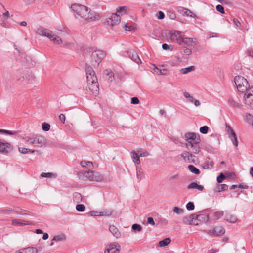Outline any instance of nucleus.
<instances>
[{"mask_svg": "<svg viewBox=\"0 0 253 253\" xmlns=\"http://www.w3.org/2000/svg\"><path fill=\"white\" fill-rule=\"evenodd\" d=\"M171 242V240L169 238H167L165 239L160 241L159 242V245L161 247H165L169 245Z\"/></svg>", "mask_w": 253, "mask_h": 253, "instance_id": "obj_30", "label": "nucleus"}, {"mask_svg": "<svg viewBox=\"0 0 253 253\" xmlns=\"http://www.w3.org/2000/svg\"><path fill=\"white\" fill-rule=\"evenodd\" d=\"M152 66L153 67V70L159 75H166L169 72L168 69L164 68V66H162L160 67H157L155 65H153Z\"/></svg>", "mask_w": 253, "mask_h": 253, "instance_id": "obj_17", "label": "nucleus"}, {"mask_svg": "<svg viewBox=\"0 0 253 253\" xmlns=\"http://www.w3.org/2000/svg\"><path fill=\"white\" fill-rule=\"evenodd\" d=\"M206 233L210 235L218 236L223 235L225 233V230L222 226H217L214 228L212 230H209L206 231Z\"/></svg>", "mask_w": 253, "mask_h": 253, "instance_id": "obj_11", "label": "nucleus"}, {"mask_svg": "<svg viewBox=\"0 0 253 253\" xmlns=\"http://www.w3.org/2000/svg\"><path fill=\"white\" fill-rule=\"evenodd\" d=\"M223 215V211H218L213 213V219L218 220Z\"/></svg>", "mask_w": 253, "mask_h": 253, "instance_id": "obj_37", "label": "nucleus"}, {"mask_svg": "<svg viewBox=\"0 0 253 253\" xmlns=\"http://www.w3.org/2000/svg\"><path fill=\"white\" fill-rule=\"evenodd\" d=\"M86 74L89 89L93 94L98 93L99 85L97 77L92 68L88 65L86 67Z\"/></svg>", "mask_w": 253, "mask_h": 253, "instance_id": "obj_2", "label": "nucleus"}, {"mask_svg": "<svg viewBox=\"0 0 253 253\" xmlns=\"http://www.w3.org/2000/svg\"><path fill=\"white\" fill-rule=\"evenodd\" d=\"M196 216H197L196 218L197 219L198 223L199 221L207 222L209 221V214L207 213L206 210L201 211L199 214H196Z\"/></svg>", "mask_w": 253, "mask_h": 253, "instance_id": "obj_15", "label": "nucleus"}, {"mask_svg": "<svg viewBox=\"0 0 253 253\" xmlns=\"http://www.w3.org/2000/svg\"><path fill=\"white\" fill-rule=\"evenodd\" d=\"M157 17L159 19H163L165 17V14L162 11H159L157 14Z\"/></svg>", "mask_w": 253, "mask_h": 253, "instance_id": "obj_59", "label": "nucleus"}, {"mask_svg": "<svg viewBox=\"0 0 253 253\" xmlns=\"http://www.w3.org/2000/svg\"><path fill=\"white\" fill-rule=\"evenodd\" d=\"M65 236L64 235H57L55 236L52 240L54 241H60L65 239Z\"/></svg>", "mask_w": 253, "mask_h": 253, "instance_id": "obj_50", "label": "nucleus"}, {"mask_svg": "<svg viewBox=\"0 0 253 253\" xmlns=\"http://www.w3.org/2000/svg\"><path fill=\"white\" fill-rule=\"evenodd\" d=\"M147 223L148 224H151V225H155V222L152 217H149L147 219Z\"/></svg>", "mask_w": 253, "mask_h": 253, "instance_id": "obj_64", "label": "nucleus"}, {"mask_svg": "<svg viewBox=\"0 0 253 253\" xmlns=\"http://www.w3.org/2000/svg\"><path fill=\"white\" fill-rule=\"evenodd\" d=\"M127 8L126 6H122L118 8L117 9L116 12L117 13L120 14H125L127 12Z\"/></svg>", "mask_w": 253, "mask_h": 253, "instance_id": "obj_38", "label": "nucleus"}, {"mask_svg": "<svg viewBox=\"0 0 253 253\" xmlns=\"http://www.w3.org/2000/svg\"><path fill=\"white\" fill-rule=\"evenodd\" d=\"M105 56V52L100 50L92 52L90 57L92 65L94 67L98 66Z\"/></svg>", "mask_w": 253, "mask_h": 253, "instance_id": "obj_5", "label": "nucleus"}, {"mask_svg": "<svg viewBox=\"0 0 253 253\" xmlns=\"http://www.w3.org/2000/svg\"><path fill=\"white\" fill-rule=\"evenodd\" d=\"M228 189V186L225 184L218 185L216 187V191L220 192L223 191H225Z\"/></svg>", "mask_w": 253, "mask_h": 253, "instance_id": "obj_35", "label": "nucleus"}, {"mask_svg": "<svg viewBox=\"0 0 253 253\" xmlns=\"http://www.w3.org/2000/svg\"><path fill=\"white\" fill-rule=\"evenodd\" d=\"M51 37H48V38H49L54 44L58 45L62 43V40L61 38L59 36L54 34L52 31L51 32Z\"/></svg>", "mask_w": 253, "mask_h": 253, "instance_id": "obj_20", "label": "nucleus"}, {"mask_svg": "<svg viewBox=\"0 0 253 253\" xmlns=\"http://www.w3.org/2000/svg\"><path fill=\"white\" fill-rule=\"evenodd\" d=\"M187 188L189 189L196 188L200 191H202L204 189V187L202 185H198L196 182H192L188 185Z\"/></svg>", "mask_w": 253, "mask_h": 253, "instance_id": "obj_27", "label": "nucleus"}, {"mask_svg": "<svg viewBox=\"0 0 253 253\" xmlns=\"http://www.w3.org/2000/svg\"><path fill=\"white\" fill-rule=\"evenodd\" d=\"M168 36L171 41L180 45L181 44V39L184 35L182 32L176 30H171L168 33Z\"/></svg>", "mask_w": 253, "mask_h": 253, "instance_id": "obj_6", "label": "nucleus"}, {"mask_svg": "<svg viewBox=\"0 0 253 253\" xmlns=\"http://www.w3.org/2000/svg\"><path fill=\"white\" fill-rule=\"evenodd\" d=\"M100 211H91L90 215L92 216H100Z\"/></svg>", "mask_w": 253, "mask_h": 253, "instance_id": "obj_61", "label": "nucleus"}, {"mask_svg": "<svg viewBox=\"0 0 253 253\" xmlns=\"http://www.w3.org/2000/svg\"><path fill=\"white\" fill-rule=\"evenodd\" d=\"M162 48L164 50H168V49H170L171 50H172L173 48H172V46L171 45H168L167 44H163L162 45Z\"/></svg>", "mask_w": 253, "mask_h": 253, "instance_id": "obj_58", "label": "nucleus"}, {"mask_svg": "<svg viewBox=\"0 0 253 253\" xmlns=\"http://www.w3.org/2000/svg\"><path fill=\"white\" fill-rule=\"evenodd\" d=\"M226 178V177L223 173H220V174L217 177V181L219 183L222 182V181Z\"/></svg>", "mask_w": 253, "mask_h": 253, "instance_id": "obj_55", "label": "nucleus"}, {"mask_svg": "<svg viewBox=\"0 0 253 253\" xmlns=\"http://www.w3.org/2000/svg\"><path fill=\"white\" fill-rule=\"evenodd\" d=\"M132 229L133 231H137L138 232H140L142 230V227L139 224H134L132 226Z\"/></svg>", "mask_w": 253, "mask_h": 253, "instance_id": "obj_51", "label": "nucleus"}, {"mask_svg": "<svg viewBox=\"0 0 253 253\" xmlns=\"http://www.w3.org/2000/svg\"><path fill=\"white\" fill-rule=\"evenodd\" d=\"M246 120L247 122L252 126L253 128V116L250 114L246 115Z\"/></svg>", "mask_w": 253, "mask_h": 253, "instance_id": "obj_43", "label": "nucleus"}, {"mask_svg": "<svg viewBox=\"0 0 253 253\" xmlns=\"http://www.w3.org/2000/svg\"><path fill=\"white\" fill-rule=\"evenodd\" d=\"M227 132L229 134V137L232 141L233 144L235 147L238 146V141L236 134L232 128L230 126H227Z\"/></svg>", "mask_w": 253, "mask_h": 253, "instance_id": "obj_12", "label": "nucleus"}, {"mask_svg": "<svg viewBox=\"0 0 253 253\" xmlns=\"http://www.w3.org/2000/svg\"><path fill=\"white\" fill-rule=\"evenodd\" d=\"M125 53L128 55V57L134 62L138 64L141 63V59L134 50L130 52L126 51Z\"/></svg>", "mask_w": 253, "mask_h": 253, "instance_id": "obj_16", "label": "nucleus"}, {"mask_svg": "<svg viewBox=\"0 0 253 253\" xmlns=\"http://www.w3.org/2000/svg\"><path fill=\"white\" fill-rule=\"evenodd\" d=\"M195 69V67L193 66H189L188 67L185 68H182L180 69V71L183 74H187L189 72H190L193 71Z\"/></svg>", "mask_w": 253, "mask_h": 253, "instance_id": "obj_36", "label": "nucleus"}, {"mask_svg": "<svg viewBox=\"0 0 253 253\" xmlns=\"http://www.w3.org/2000/svg\"><path fill=\"white\" fill-rule=\"evenodd\" d=\"M25 253H37V249L34 247H28L24 249Z\"/></svg>", "mask_w": 253, "mask_h": 253, "instance_id": "obj_40", "label": "nucleus"}, {"mask_svg": "<svg viewBox=\"0 0 253 253\" xmlns=\"http://www.w3.org/2000/svg\"><path fill=\"white\" fill-rule=\"evenodd\" d=\"M137 153H138V155H139V157H147L149 155V153L147 151H138Z\"/></svg>", "mask_w": 253, "mask_h": 253, "instance_id": "obj_54", "label": "nucleus"}, {"mask_svg": "<svg viewBox=\"0 0 253 253\" xmlns=\"http://www.w3.org/2000/svg\"><path fill=\"white\" fill-rule=\"evenodd\" d=\"M109 231L113 234V235L118 238L121 236V233L118 229L114 225H110L109 227Z\"/></svg>", "mask_w": 253, "mask_h": 253, "instance_id": "obj_21", "label": "nucleus"}, {"mask_svg": "<svg viewBox=\"0 0 253 253\" xmlns=\"http://www.w3.org/2000/svg\"><path fill=\"white\" fill-rule=\"evenodd\" d=\"M214 165V163L212 161H207L202 164V167L204 169H211Z\"/></svg>", "mask_w": 253, "mask_h": 253, "instance_id": "obj_29", "label": "nucleus"}, {"mask_svg": "<svg viewBox=\"0 0 253 253\" xmlns=\"http://www.w3.org/2000/svg\"><path fill=\"white\" fill-rule=\"evenodd\" d=\"M121 21V18L117 13H112L106 21L107 24L112 26L118 24Z\"/></svg>", "mask_w": 253, "mask_h": 253, "instance_id": "obj_9", "label": "nucleus"}, {"mask_svg": "<svg viewBox=\"0 0 253 253\" xmlns=\"http://www.w3.org/2000/svg\"><path fill=\"white\" fill-rule=\"evenodd\" d=\"M233 22L237 27H240L241 26V23L237 19H233Z\"/></svg>", "mask_w": 253, "mask_h": 253, "instance_id": "obj_62", "label": "nucleus"}, {"mask_svg": "<svg viewBox=\"0 0 253 253\" xmlns=\"http://www.w3.org/2000/svg\"><path fill=\"white\" fill-rule=\"evenodd\" d=\"M188 169L191 172L195 174H199L200 172L198 169L192 165L188 166Z\"/></svg>", "mask_w": 253, "mask_h": 253, "instance_id": "obj_34", "label": "nucleus"}, {"mask_svg": "<svg viewBox=\"0 0 253 253\" xmlns=\"http://www.w3.org/2000/svg\"><path fill=\"white\" fill-rule=\"evenodd\" d=\"M85 176L90 181H101L103 179L100 173L94 171L86 172Z\"/></svg>", "mask_w": 253, "mask_h": 253, "instance_id": "obj_7", "label": "nucleus"}, {"mask_svg": "<svg viewBox=\"0 0 253 253\" xmlns=\"http://www.w3.org/2000/svg\"><path fill=\"white\" fill-rule=\"evenodd\" d=\"M50 126L49 124L48 123H43L42 124V129L45 131H47L48 130H49L50 129Z\"/></svg>", "mask_w": 253, "mask_h": 253, "instance_id": "obj_52", "label": "nucleus"}, {"mask_svg": "<svg viewBox=\"0 0 253 253\" xmlns=\"http://www.w3.org/2000/svg\"><path fill=\"white\" fill-rule=\"evenodd\" d=\"M225 219L230 223H234L237 221V218L230 213H228L225 215Z\"/></svg>", "mask_w": 253, "mask_h": 253, "instance_id": "obj_25", "label": "nucleus"}, {"mask_svg": "<svg viewBox=\"0 0 253 253\" xmlns=\"http://www.w3.org/2000/svg\"><path fill=\"white\" fill-rule=\"evenodd\" d=\"M118 244L116 243H111L106 245L104 253H110V252L113 249H116L118 246Z\"/></svg>", "mask_w": 253, "mask_h": 253, "instance_id": "obj_22", "label": "nucleus"}, {"mask_svg": "<svg viewBox=\"0 0 253 253\" xmlns=\"http://www.w3.org/2000/svg\"><path fill=\"white\" fill-rule=\"evenodd\" d=\"M16 133V132H13L5 129H0V134L6 135H15Z\"/></svg>", "mask_w": 253, "mask_h": 253, "instance_id": "obj_45", "label": "nucleus"}, {"mask_svg": "<svg viewBox=\"0 0 253 253\" xmlns=\"http://www.w3.org/2000/svg\"><path fill=\"white\" fill-rule=\"evenodd\" d=\"M181 156L185 161H189L194 156L189 152L184 151L181 154Z\"/></svg>", "mask_w": 253, "mask_h": 253, "instance_id": "obj_32", "label": "nucleus"}, {"mask_svg": "<svg viewBox=\"0 0 253 253\" xmlns=\"http://www.w3.org/2000/svg\"><path fill=\"white\" fill-rule=\"evenodd\" d=\"M253 86H252L251 87H248L247 89V90L245 91V95H244V100H245V103L246 104H251V96H252V94H253Z\"/></svg>", "mask_w": 253, "mask_h": 253, "instance_id": "obj_14", "label": "nucleus"}, {"mask_svg": "<svg viewBox=\"0 0 253 253\" xmlns=\"http://www.w3.org/2000/svg\"><path fill=\"white\" fill-rule=\"evenodd\" d=\"M185 140L186 147L189 151L195 154L200 152L201 139L199 135L194 133H187L185 134Z\"/></svg>", "mask_w": 253, "mask_h": 253, "instance_id": "obj_1", "label": "nucleus"}, {"mask_svg": "<svg viewBox=\"0 0 253 253\" xmlns=\"http://www.w3.org/2000/svg\"><path fill=\"white\" fill-rule=\"evenodd\" d=\"M209 127L207 126H204L200 127V131L202 134H207L208 133Z\"/></svg>", "mask_w": 253, "mask_h": 253, "instance_id": "obj_53", "label": "nucleus"}, {"mask_svg": "<svg viewBox=\"0 0 253 253\" xmlns=\"http://www.w3.org/2000/svg\"><path fill=\"white\" fill-rule=\"evenodd\" d=\"M173 211L177 214H181L183 213V210L177 207L173 208Z\"/></svg>", "mask_w": 253, "mask_h": 253, "instance_id": "obj_47", "label": "nucleus"}, {"mask_svg": "<svg viewBox=\"0 0 253 253\" xmlns=\"http://www.w3.org/2000/svg\"><path fill=\"white\" fill-rule=\"evenodd\" d=\"M74 200L77 203H79L82 200V195L80 193L76 192L73 194Z\"/></svg>", "mask_w": 253, "mask_h": 253, "instance_id": "obj_41", "label": "nucleus"}, {"mask_svg": "<svg viewBox=\"0 0 253 253\" xmlns=\"http://www.w3.org/2000/svg\"><path fill=\"white\" fill-rule=\"evenodd\" d=\"M131 158L134 163L137 164L140 163V157L137 153L135 151H133L131 152Z\"/></svg>", "mask_w": 253, "mask_h": 253, "instance_id": "obj_23", "label": "nucleus"}, {"mask_svg": "<svg viewBox=\"0 0 253 253\" xmlns=\"http://www.w3.org/2000/svg\"><path fill=\"white\" fill-rule=\"evenodd\" d=\"M12 150L11 145L6 142H0V153L7 154Z\"/></svg>", "mask_w": 253, "mask_h": 253, "instance_id": "obj_13", "label": "nucleus"}, {"mask_svg": "<svg viewBox=\"0 0 253 253\" xmlns=\"http://www.w3.org/2000/svg\"><path fill=\"white\" fill-rule=\"evenodd\" d=\"M131 103L133 104H138L139 103V100L137 97H132Z\"/></svg>", "mask_w": 253, "mask_h": 253, "instance_id": "obj_60", "label": "nucleus"}, {"mask_svg": "<svg viewBox=\"0 0 253 253\" xmlns=\"http://www.w3.org/2000/svg\"><path fill=\"white\" fill-rule=\"evenodd\" d=\"M71 8L76 18H77L78 16L84 19L86 14L87 13V11L89 10L87 7L77 3L72 4Z\"/></svg>", "mask_w": 253, "mask_h": 253, "instance_id": "obj_3", "label": "nucleus"}, {"mask_svg": "<svg viewBox=\"0 0 253 253\" xmlns=\"http://www.w3.org/2000/svg\"><path fill=\"white\" fill-rule=\"evenodd\" d=\"M76 208L78 211L83 212L85 210V206L83 204H78Z\"/></svg>", "mask_w": 253, "mask_h": 253, "instance_id": "obj_48", "label": "nucleus"}, {"mask_svg": "<svg viewBox=\"0 0 253 253\" xmlns=\"http://www.w3.org/2000/svg\"><path fill=\"white\" fill-rule=\"evenodd\" d=\"M12 224L16 226H22L24 225H29L30 223L27 221L26 222L25 221L22 220L21 219H14L12 221Z\"/></svg>", "mask_w": 253, "mask_h": 253, "instance_id": "obj_26", "label": "nucleus"}, {"mask_svg": "<svg viewBox=\"0 0 253 253\" xmlns=\"http://www.w3.org/2000/svg\"><path fill=\"white\" fill-rule=\"evenodd\" d=\"M45 143V139L42 136H38L34 137V146L40 147Z\"/></svg>", "mask_w": 253, "mask_h": 253, "instance_id": "obj_18", "label": "nucleus"}, {"mask_svg": "<svg viewBox=\"0 0 253 253\" xmlns=\"http://www.w3.org/2000/svg\"><path fill=\"white\" fill-rule=\"evenodd\" d=\"M216 9L217 11L220 12L222 14H224L225 13L224 7L220 4H218L216 6Z\"/></svg>", "mask_w": 253, "mask_h": 253, "instance_id": "obj_56", "label": "nucleus"}, {"mask_svg": "<svg viewBox=\"0 0 253 253\" xmlns=\"http://www.w3.org/2000/svg\"><path fill=\"white\" fill-rule=\"evenodd\" d=\"M100 17L99 14L89 9V10L87 11V13L84 19L87 21H95L98 20Z\"/></svg>", "mask_w": 253, "mask_h": 253, "instance_id": "obj_10", "label": "nucleus"}, {"mask_svg": "<svg viewBox=\"0 0 253 253\" xmlns=\"http://www.w3.org/2000/svg\"><path fill=\"white\" fill-rule=\"evenodd\" d=\"M81 165L83 167H86L89 169H92L93 167V164L90 161H83L81 162Z\"/></svg>", "mask_w": 253, "mask_h": 253, "instance_id": "obj_28", "label": "nucleus"}, {"mask_svg": "<svg viewBox=\"0 0 253 253\" xmlns=\"http://www.w3.org/2000/svg\"><path fill=\"white\" fill-rule=\"evenodd\" d=\"M136 176L139 179H142L144 178V172L141 168H136Z\"/></svg>", "mask_w": 253, "mask_h": 253, "instance_id": "obj_31", "label": "nucleus"}, {"mask_svg": "<svg viewBox=\"0 0 253 253\" xmlns=\"http://www.w3.org/2000/svg\"><path fill=\"white\" fill-rule=\"evenodd\" d=\"M184 96L188 99V101L190 102L193 103L194 102L193 97L190 95V94L187 92H184L183 93Z\"/></svg>", "mask_w": 253, "mask_h": 253, "instance_id": "obj_46", "label": "nucleus"}, {"mask_svg": "<svg viewBox=\"0 0 253 253\" xmlns=\"http://www.w3.org/2000/svg\"><path fill=\"white\" fill-rule=\"evenodd\" d=\"M193 42V38L189 37H184L183 36L182 37V38L181 39V44L183 43L188 46H191L192 45Z\"/></svg>", "mask_w": 253, "mask_h": 253, "instance_id": "obj_24", "label": "nucleus"}, {"mask_svg": "<svg viewBox=\"0 0 253 253\" xmlns=\"http://www.w3.org/2000/svg\"><path fill=\"white\" fill-rule=\"evenodd\" d=\"M25 142L28 145L34 146V137H26L24 139Z\"/></svg>", "mask_w": 253, "mask_h": 253, "instance_id": "obj_44", "label": "nucleus"}, {"mask_svg": "<svg viewBox=\"0 0 253 253\" xmlns=\"http://www.w3.org/2000/svg\"><path fill=\"white\" fill-rule=\"evenodd\" d=\"M104 74L106 76V77H108V79L111 81H112L114 79V73L112 71L110 70H106Z\"/></svg>", "mask_w": 253, "mask_h": 253, "instance_id": "obj_39", "label": "nucleus"}, {"mask_svg": "<svg viewBox=\"0 0 253 253\" xmlns=\"http://www.w3.org/2000/svg\"><path fill=\"white\" fill-rule=\"evenodd\" d=\"M186 209L188 211L193 210L194 209L195 206L194 203L192 202H189L186 205Z\"/></svg>", "mask_w": 253, "mask_h": 253, "instance_id": "obj_49", "label": "nucleus"}, {"mask_svg": "<svg viewBox=\"0 0 253 253\" xmlns=\"http://www.w3.org/2000/svg\"><path fill=\"white\" fill-rule=\"evenodd\" d=\"M100 216H109L112 214V211L110 210H103L102 211H100Z\"/></svg>", "mask_w": 253, "mask_h": 253, "instance_id": "obj_33", "label": "nucleus"}, {"mask_svg": "<svg viewBox=\"0 0 253 253\" xmlns=\"http://www.w3.org/2000/svg\"><path fill=\"white\" fill-rule=\"evenodd\" d=\"M196 214H191L188 216H185L183 218L182 221L184 223L187 225H198Z\"/></svg>", "mask_w": 253, "mask_h": 253, "instance_id": "obj_8", "label": "nucleus"}, {"mask_svg": "<svg viewBox=\"0 0 253 253\" xmlns=\"http://www.w3.org/2000/svg\"><path fill=\"white\" fill-rule=\"evenodd\" d=\"M41 176L42 177H46V178H50V177H55L56 178L57 177V175L56 174L53 173H44L42 172L41 173Z\"/></svg>", "mask_w": 253, "mask_h": 253, "instance_id": "obj_42", "label": "nucleus"}, {"mask_svg": "<svg viewBox=\"0 0 253 253\" xmlns=\"http://www.w3.org/2000/svg\"><path fill=\"white\" fill-rule=\"evenodd\" d=\"M51 31L42 27L39 28L36 31V34L40 36H46L47 37H51Z\"/></svg>", "mask_w": 253, "mask_h": 253, "instance_id": "obj_19", "label": "nucleus"}, {"mask_svg": "<svg viewBox=\"0 0 253 253\" xmlns=\"http://www.w3.org/2000/svg\"><path fill=\"white\" fill-rule=\"evenodd\" d=\"M234 82L237 88L240 92L244 93L249 87L248 82L242 76H236L234 78Z\"/></svg>", "mask_w": 253, "mask_h": 253, "instance_id": "obj_4", "label": "nucleus"}, {"mask_svg": "<svg viewBox=\"0 0 253 253\" xmlns=\"http://www.w3.org/2000/svg\"><path fill=\"white\" fill-rule=\"evenodd\" d=\"M123 27L126 31H131L132 28L130 26H127L126 24L124 23L123 25Z\"/></svg>", "mask_w": 253, "mask_h": 253, "instance_id": "obj_63", "label": "nucleus"}, {"mask_svg": "<svg viewBox=\"0 0 253 253\" xmlns=\"http://www.w3.org/2000/svg\"><path fill=\"white\" fill-rule=\"evenodd\" d=\"M19 151L23 154H25L28 153V149L23 148V147H19L18 148Z\"/></svg>", "mask_w": 253, "mask_h": 253, "instance_id": "obj_57", "label": "nucleus"}]
</instances>
